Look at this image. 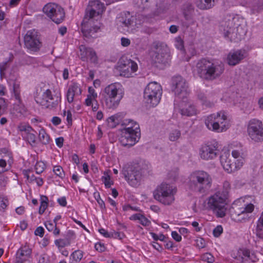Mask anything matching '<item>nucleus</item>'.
Returning <instances> with one entry per match:
<instances>
[{"instance_id": "obj_1", "label": "nucleus", "mask_w": 263, "mask_h": 263, "mask_svg": "<svg viewBox=\"0 0 263 263\" xmlns=\"http://www.w3.org/2000/svg\"><path fill=\"white\" fill-rule=\"evenodd\" d=\"M195 68L200 78L208 81L217 79L224 70V64L222 62H215L206 58L198 60Z\"/></svg>"}, {"instance_id": "obj_2", "label": "nucleus", "mask_w": 263, "mask_h": 263, "mask_svg": "<svg viewBox=\"0 0 263 263\" xmlns=\"http://www.w3.org/2000/svg\"><path fill=\"white\" fill-rule=\"evenodd\" d=\"M188 179L189 187L191 190L195 192L205 194L212 187V177L205 171H193L190 174Z\"/></svg>"}, {"instance_id": "obj_3", "label": "nucleus", "mask_w": 263, "mask_h": 263, "mask_svg": "<svg viewBox=\"0 0 263 263\" xmlns=\"http://www.w3.org/2000/svg\"><path fill=\"white\" fill-rule=\"evenodd\" d=\"M124 95V89L120 83L109 84L102 91L103 103L107 108L115 109L119 106Z\"/></svg>"}, {"instance_id": "obj_4", "label": "nucleus", "mask_w": 263, "mask_h": 263, "mask_svg": "<svg viewBox=\"0 0 263 263\" xmlns=\"http://www.w3.org/2000/svg\"><path fill=\"white\" fill-rule=\"evenodd\" d=\"M148 169V164L145 161H140L123 168V174L131 186L137 187L140 185L143 174Z\"/></svg>"}, {"instance_id": "obj_5", "label": "nucleus", "mask_w": 263, "mask_h": 263, "mask_svg": "<svg viewBox=\"0 0 263 263\" xmlns=\"http://www.w3.org/2000/svg\"><path fill=\"white\" fill-rule=\"evenodd\" d=\"M254 210L252 203H246L242 199L235 200L230 209L232 218L235 221L244 222L249 221V215Z\"/></svg>"}, {"instance_id": "obj_6", "label": "nucleus", "mask_w": 263, "mask_h": 263, "mask_svg": "<svg viewBox=\"0 0 263 263\" xmlns=\"http://www.w3.org/2000/svg\"><path fill=\"white\" fill-rule=\"evenodd\" d=\"M228 195V191L226 189L222 192H217L208 199L209 208L213 211L217 217H223L226 215L227 210L226 200Z\"/></svg>"}, {"instance_id": "obj_7", "label": "nucleus", "mask_w": 263, "mask_h": 263, "mask_svg": "<svg viewBox=\"0 0 263 263\" xmlns=\"http://www.w3.org/2000/svg\"><path fill=\"white\" fill-rule=\"evenodd\" d=\"M162 93V87L159 84L156 82L149 83L144 91V101L149 107H155L160 102Z\"/></svg>"}, {"instance_id": "obj_8", "label": "nucleus", "mask_w": 263, "mask_h": 263, "mask_svg": "<svg viewBox=\"0 0 263 263\" xmlns=\"http://www.w3.org/2000/svg\"><path fill=\"white\" fill-rule=\"evenodd\" d=\"M176 193L175 187L169 184L162 183L154 192V197L162 204L170 205L174 201V195Z\"/></svg>"}, {"instance_id": "obj_9", "label": "nucleus", "mask_w": 263, "mask_h": 263, "mask_svg": "<svg viewBox=\"0 0 263 263\" xmlns=\"http://www.w3.org/2000/svg\"><path fill=\"white\" fill-rule=\"evenodd\" d=\"M220 160L223 169L229 173L240 169L244 163V159L242 158L236 160L233 159L229 151L223 152Z\"/></svg>"}, {"instance_id": "obj_10", "label": "nucleus", "mask_w": 263, "mask_h": 263, "mask_svg": "<svg viewBox=\"0 0 263 263\" xmlns=\"http://www.w3.org/2000/svg\"><path fill=\"white\" fill-rule=\"evenodd\" d=\"M43 12L56 24L62 23L65 18L63 8L55 4H48L43 9Z\"/></svg>"}, {"instance_id": "obj_11", "label": "nucleus", "mask_w": 263, "mask_h": 263, "mask_svg": "<svg viewBox=\"0 0 263 263\" xmlns=\"http://www.w3.org/2000/svg\"><path fill=\"white\" fill-rule=\"evenodd\" d=\"M172 90L178 99L182 100L186 99L189 90L186 80L181 76L174 77L172 79Z\"/></svg>"}, {"instance_id": "obj_12", "label": "nucleus", "mask_w": 263, "mask_h": 263, "mask_svg": "<svg viewBox=\"0 0 263 263\" xmlns=\"http://www.w3.org/2000/svg\"><path fill=\"white\" fill-rule=\"evenodd\" d=\"M25 47L30 51H38L42 46L38 33L34 29L29 30L24 37Z\"/></svg>"}, {"instance_id": "obj_13", "label": "nucleus", "mask_w": 263, "mask_h": 263, "mask_svg": "<svg viewBox=\"0 0 263 263\" xmlns=\"http://www.w3.org/2000/svg\"><path fill=\"white\" fill-rule=\"evenodd\" d=\"M248 133L251 139L255 142L263 141V125L256 119L251 120L248 127Z\"/></svg>"}, {"instance_id": "obj_14", "label": "nucleus", "mask_w": 263, "mask_h": 263, "mask_svg": "<svg viewBox=\"0 0 263 263\" xmlns=\"http://www.w3.org/2000/svg\"><path fill=\"white\" fill-rule=\"evenodd\" d=\"M105 6L103 3L99 0H92L89 2L86 9V13L84 18L86 19H93L101 15L105 10Z\"/></svg>"}, {"instance_id": "obj_15", "label": "nucleus", "mask_w": 263, "mask_h": 263, "mask_svg": "<svg viewBox=\"0 0 263 263\" xmlns=\"http://www.w3.org/2000/svg\"><path fill=\"white\" fill-rule=\"evenodd\" d=\"M218 143L215 141L202 145L199 152L200 158L205 160L214 159L218 155Z\"/></svg>"}, {"instance_id": "obj_16", "label": "nucleus", "mask_w": 263, "mask_h": 263, "mask_svg": "<svg viewBox=\"0 0 263 263\" xmlns=\"http://www.w3.org/2000/svg\"><path fill=\"white\" fill-rule=\"evenodd\" d=\"M119 68L121 76L129 78L132 77L133 73L137 70L138 65L132 60L123 57L119 61Z\"/></svg>"}, {"instance_id": "obj_17", "label": "nucleus", "mask_w": 263, "mask_h": 263, "mask_svg": "<svg viewBox=\"0 0 263 263\" xmlns=\"http://www.w3.org/2000/svg\"><path fill=\"white\" fill-rule=\"evenodd\" d=\"M140 135V130H136L132 133L128 130H122L119 141L122 146L130 147L139 141Z\"/></svg>"}, {"instance_id": "obj_18", "label": "nucleus", "mask_w": 263, "mask_h": 263, "mask_svg": "<svg viewBox=\"0 0 263 263\" xmlns=\"http://www.w3.org/2000/svg\"><path fill=\"white\" fill-rule=\"evenodd\" d=\"M53 231L55 236L59 235L60 237L54 241V243L58 248H64L70 245L71 241L76 238L73 231Z\"/></svg>"}, {"instance_id": "obj_19", "label": "nucleus", "mask_w": 263, "mask_h": 263, "mask_svg": "<svg viewBox=\"0 0 263 263\" xmlns=\"http://www.w3.org/2000/svg\"><path fill=\"white\" fill-rule=\"evenodd\" d=\"M170 57L169 50L166 46L157 45L152 56V60L156 64L165 65L169 62Z\"/></svg>"}, {"instance_id": "obj_20", "label": "nucleus", "mask_w": 263, "mask_h": 263, "mask_svg": "<svg viewBox=\"0 0 263 263\" xmlns=\"http://www.w3.org/2000/svg\"><path fill=\"white\" fill-rule=\"evenodd\" d=\"M82 32L86 37H96V33L100 29V26L95 24L94 20L84 18L82 23Z\"/></svg>"}, {"instance_id": "obj_21", "label": "nucleus", "mask_w": 263, "mask_h": 263, "mask_svg": "<svg viewBox=\"0 0 263 263\" xmlns=\"http://www.w3.org/2000/svg\"><path fill=\"white\" fill-rule=\"evenodd\" d=\"M51 91L49 89H47L44 91L42 95H37L34 97L35 102L40 105L45 107L48 108H53L56 107L58 104V97L56 98L55 102H49V99L51 100Z\"/></svg>"}, {"instance_id": "obj_22", "label": "nucleus", "mask_w": 263, "mask_h": 263, "mask_svg": "<svg viewBox=\"0 0 263 263\" xmlns=\"http://www.w3.org/2000/svg\"><path fill=\"white\" fill-rule=\"evenodd\" d=\"M182 11L186 22L184 23V26L186 28L195 24L196 21L194 18V7L190 3L187 2L182 6Z\"/></svg>"}, {"instance_id": "obj_23", "label": "nucleus", "mask_w": 263, "mask_h": 263, "mask_svg": "<svg viewBox=\"0 0 263 263\" xmlns=\"http://www.w3.org/2000/svg\"><path fill=\"white\" fill-rule=\"evenodd\" d=\"M238 21L237 17L229 15L227 16L221 22L219 30L225 37L229 36V33H231L233 27H234L236 22H238Z\"/></svg>"}, {"instance_id": "obj_24", "label": "nucleus", "mask_w": 263, "mask_h": 263, "mask_svg": "<svg viewBox=\"0 0 263 263\" xmlns=\"http://www.w3.org/2000/svg\"><path fill=\"white\" fill-rule=\"evenodd\" d=\"M187 99L182 100V102L178 105L176 103L177 101L175 100V108L178 109L182 116H192L196 114V110L194 105L187 103Z\"/></svg>"}, {"instance_id": "obj_25", "label": "nucleus", "mask_w": 263, "mask_h": 263, "mask_svg": "<svg viewBox=\"0 0 263 263\" xmlns=\"http://www.w3.org/2000/svg\"><path fill=\"white\" fill-rule=\"evenodd\" d=\"M135 17L130 15L129 12L121 14L117 19V24L119 27L125 28L124 30L129 32V29L135 26Z\"/></svg>"}, {"instance_id": "obj_26", "label": "nucleus", "mask_w": 263, "mask_h": 263, "mask_svg": "<svg viewBox=\"0 0 263 263\" xmlns=\"http://www.w3.org/2000/svg\"><path fill=\"white\" fill-rule=\"evenodd\" d=\"M81 59L83 61H87L88 59L91 63H98V57L95 51L91 48L86 47L85 45L79 47Z\"/></svg>"}, {"instance_id": "obj_27", "label": "nucleus", "mask_w": 263, "mask_h": 263, "mask_svg": "<svg viewBox=\"0 0 263 263\" xmlns=\"http://www.w3.org/2000/svg\"><path fill=\"white\" fill-rule=\"evenodd\" d=\"M245 51L241 50L230 52L227 58L228 64L230 66H235L239 64L245 58Z\"/></svg>"}, {"instance_id": "obj_28", "label": "nucleus", "mask_w": 263, "mask_h": 263, "mask_svg": "<svg viewBox=\"0 0 263 263\" xmlns=\"http://www.w3.org/2000/svg\"><path fill=\"white\" fill-rule=\"evenodd\" d=\"M216 114H213L208 116L204 119V123L206 127L212 131L217 132L218 130V123L216 122Z\"/></svg>"}, {"instance_id": "obj_29", "label": "nucleus", "mask_w": 263, "mask_h": 263, "mask_svg": "<svg viewBox=\"0 0 263 263\" xmlns=\"http://www.w3.org/2000/svg\"><path fill=\"white\" fill-rule=\"evenodd\" d=\"M122 125L125 126L123 130H128L134 133L136 130H140L139 124L132 119H124L122 122Z\"/></svg>"}, {"instance_id": "obj_30", "label": "nucleus", "mask_w": 263, "mask_h": 263, "mask_svg": "<svg viewBox=\"0 0 263 263\" xmlns=\"http://www.w3.org/2000/svg\"><path fill=\"white\" fill-rule=\"evenodd\" d=\"M31 254V250L28 246H24L20 248L16 254V259L22 261H25Z\"/></svg>"}, {"instance_id": "obj_31", "label": "nucleus", "mask_w": 263, "mask_h": 263, "mask_svg": "<svg viewBox=\"0 0 263 263\" xmlns=\"http://www.w3.org/2000/svg\"><path fill=\"white\" fill-rule=\"evenodd\" d=\"M81 93V90L77 84H73L70 85L67 92V100L69 103H72L73 101L74 97L76 95H79Z\"/></svg>"}, {"instance_id": "obj_32", "label": "nucleus", "mask_w": 263, "mask_h": 263, "mask_svg": "<svg viewBox=\"0 0 263 263\" xmlns=\"http://www.w3.org/2000/svg\"><path fill=\"white\" fill-rule=\"evenodd\" d=\"M122 117L120 114H117L109 117L107 120V126L111 128L115 127L117 125L121 124L123 121Z\"/></svg>"}, {"instance_id": "obj_33", "label": "nucleus", "mask_w": 263, "mask_h": 263, "mask_svg": "<svg viewBox=\"0 0 263 263\" xmlns=\"http://www.w3.org/2000/svg\"><path fill=\"white\" fill-rule=\"evenodd\" d=\"M216 122L218 123V130L217 132H222L225 129V122L227 119V116L223 112L220 111L216 113Z\"/></svg>"}, {"instance_id": "obj_34", "label": "nucleus", "mask_w": 263, "mask_h": 263, "mask_svg": "<svg viewBox=\"0 0 263 263\" xmlns=\"http://www.w3.org/2000/svg\"><path fill=\"white\" fill-rule=\"evenodd\" d=\"M196 6L200 10H208L212 8L215 5V0H198L196 3Z\"/></svg>"}, {"instance_id": "obj_35", "label": "nucleus", "mask_w": 263, "mask_h": 263, "mask_svg": "<svg viewBox=\"0 0 263 263\" xmlns=\"http://www.w3.org/2000/svg\"><path fill=\"white\" fill-rule=\"evenodd\" d=\"M105 237L122 239L125 235L122 231H99Z\"/></svg>"}, {"instance_id": "obj_36", "label": "nucleus", "mask_w": 263, "mask_h": 263, "mask_svg": "<svg viewBox=\"0 0 263 263\" xmlns=\"http://www.w3.org/2000/svg\"><path fill=\"white\" fill-rule=\"evenodd\" d=\"M198 98L202 102V104L206 107H212L214 106V103L206 99V97L203 92H199L198 93Z\"/></svg>"}, {"instance_id": "obj_37", "label": "nucleus", "mask_w": 263, "mask_h": 263, "mask_svg": "<svg viewBox=\"0 0 263 263\" xmlns=\"http://www.w3.org/2000/svg\"><path fill=\"white\" fill-rule=\"evenodd\" d=\"M130 219L132 220H138L143 226H147L149 223V221L147 218L139 213L133 215Z\"/></svg>"}, {"instance_id": "obj_38", "label": "nucleus", "mask_w": 263, "mask_h": 263, "mask_svg": "<svg viewBox=\"0 0 263 263\" xmlns=\"http://www.w3.org/2000/svg\"><path fill=\"white\" fill-rule=\"evenodd\" d=\"M73 260L70 263H77L79 262L83 256V252L81 250H78L74 251L71 255Z\"/></svg>"}, {"instance_id": "obj_39", "label": "nucleus", "mask_w": 263, "mask_h": 263, "mask_svg": "<svg viewBox=\"0 0 263 263\" xmlns=\"http://www.w3.org/2000/svg\"><path fill=\"white\" fill-rule=\"evenodd\" d=\"M13 91L15 99L20 101V83L14 81L12 82Z\"/></svg>"}, {"instance_id": "obj_40", "label": "nucleus", "mask_w": 263, "mask_h": 263, "mask_svg": "<svg viewBox=\"0 0 263 263\" xmlns=\"http://www.w3.org/2000/svg\"><path fill=\"white\" fill-rule=\"evenodd\" d=\"M39 138L40 141L44 144H47L49 142V136L44 129H41L39 131Z\"/></svg>"}, {"instance_id": "obj_41", "label": "nucleus", "mask_w": 263, "mask_h": 263, "mask_svg": "<svg viewBox=\"0 0 263 263\" xmlns=\"http://www.w3.org/2000/svg\"><path fill=\"white\" fill-rule=\"evenodd\" d=\"M234 30H236L238 33V38H243L247 32L246 26L243 24H238L236 27H234Z\"/></svg>"}, {"instance_id": "obj_42", "label": "nucleus", "mask_w": 263, "mask_h": 263, "mask_svg": "<svg viewBox=\"0 0 263 263\" xmlns=\"http://www.w3.org/2000/svg\"><path fill=\"white\" fill-rule=\"evenodd\" d=\"M18 128L20 132H24V134L26 135L29 132H34L29 124L26 123L20 124L18 126Z\"/></svg>"}, {"instance_id": "obj_43", "label": "nucleus", "mask_w": 263, "mask_h": 263, "mask_svg": "<svg viewBox=\"0 0 263 263\" xmlns=\"http://www.w3.org/2000/svg\"><path fill=\"white\" fill-rule=\"evenodd\" d=\"M243 154V150L241 146L239 147L237 149H234L232 151V156L231 157L234 160L235 159H239L241 158L243 159L242 157Z\"/></svg>"}, {"instance_id": "obj_44", "label": "nucleus", "mask_w": 263, "mask_h": 263, "mask_svg": "<svg viewBox=\"0 0 263 263\" xmlns=\"http://www.w3.org/2000/svg\"><path fill=\"white\" fill-rule=\"evenodd\" d=\"M102 180L106 188L110 187L111 185L113 184V181L110 180V176L107 172H105L104 173V176H102Z\"/></svg>"}, {"instance_id": "obj_45", "label": "nucleus", "mask_w": 263, "mask_h": 263, "mask_svg": "<svg viewBox=\"0 0 263 263\" xmlns=\"http://www.w3.org/2000/svg\"><path fill=\"white\" fill-rule=\"evenodd\" d=\"M234 27H233L232 31H231V33H229V36H227L229 38L230 41L238 42L241 40L243 38H238V33L236 32V30H234Z\"/></svg>"}, {"instance_id": "obj_46", "label": "nucleus", "mask_w": 263, "mask_h": 263, "mask_svg": "<svg viewBox=\"0 0 263 263\" xmlns=\"http://www.w3.org/2000/svg\"><path fill=\"white\" fill-rule=\"evenodd\" d=\"M25 138L28 143L32 146L34 145L36 143V136L34 134L29 132L26 136Z\"/></svg>"}, {"instance_id": "obj_47", "label": "nucleus", "mask_w": 263, "mask_h": 263, "mask_svg": "<svg viewBox=\"0 0 263 263\" xmlns=\"http://www.w3.org/2000/svg\"><path fill=\"white\" fill-rule=\"evenodd\" d=\"M180 132L179 130L175 129L170 134L169 139L172 141H175L180 138Z\"/></svg>"}, {"instance_id": "obj_48", "label": "nucleus", "mask_w": 263, "mask_h": 263, "mask_svg": "<svg viewBox=\"0 0 263 263\" xmlns=\"http://www.w3.org/2000/svg\"><path fill=\"white\" fill-rule=\"evenodd\" d=\"M202 260L206 261L208 263H213L214 261V256L210 253L203 254L201 256Z\"/></svg>"}, {"instance_id": "obj_49", "label": "nucleus", "mask_w": 263, "mask_h": 263, "mask_svg": "<svg viewBox=\"0 0 263 263\" xmlns=\"http://www.w3.org/2000/svg\"><path fill=\"white\" fill-rule=\"evenodd\" d=\"M53 171L57 176L61 178H63L65 176L63 169L61 166H54L53 167Z\"/></svg>"}, {"instance_id": "obj_50", "label": "nucleus", "mask_w": 263, "mask_h": 263, "mask_svg": "<svg viewBox=\"0 0 263 263\" xmlns=\"http://www.w3.org/2000/svg\"><path fill=\"white\" fill-rule=\"evenodd\" d=\"M46 167L45 164L42 161L37 162L35 165V169L37 174L42 173Z\"/></svg>"}, {"instance_id": "obj_51", "label": "nucleus", "mask_w": 263, "mask_h": 263, "mask_svg": "<svg viewBox=\"0 0 263 263\" xmlns=\"http://www.w3.org/2000/svg\"><path fill=\"white\" fill-rule=\"evenodd\" d=\"M45 227L47 230H60L58 223H54L53 222L48 221L45 223Z\"/></svg>"}, {"instance_id": "obj_52", "label": "nucleus", "mask_w": 263, "mask_h": 263, "mask_svg": "<svg viewBox=\"0 0 263 263\" xmlns=\"http://www.w3.org/2000/svg\"><path fill=\"white\" fill-rule=\"evenodd\" d=\"M175 46L179 50H182L184 48L183 41L181 37H178L175 39Z\"/></svg>"}, {"instance_id": "obj_53", "label": "nucleus", "mask_w": 263, "mask_h": 263, "mask_svg": "<svg viewBox=\"0 0 263 263\" xmlns=\"http://www.w3.org/2000/svg\"><path fill=\"white\" fill-rule=\"evenodd\" d=\"M8 205V200L6 197L0 196V208L4 210Z\"/></svg>"}, {"instance_id": "obj_54", "label": "nucleus", "mask_w": 263, "mask_h": 263, "mask_svg": "<svg viewBox=\"0 0 263 263\" xmlns=\"http://www.w3.org/2000/svg\"><path fill=\"white\" fill-rule=\"evenodd\" d=\"M158 14H159L158 13H156V12H151V13L144 12L143 14H141V16H143L145 17V18H144V21H145L150 18H152L153 17H155V16L158 15Z\"/></svg>"}, {"instance_id": "obj_55", "label": "nucleus", "mask_w": 263, "mask_h": 263, "mask_svg": "<svg viewBox=\"0 0 263 263\" xmlns=\"http://www.w3.org/2000/svg\"><path fill=\"white\" fill-rule=\"evenodd\" d=\"M8 62L0 63V74L1 77L4 75V71L6 69L8 66Z\"/></svg>"}, {"instance_id": "obj_56", "label": "nucleus", "mask_w": 263, "mask_h": 263, "mask_svg": "<svg viewBox=\"0 0 263 263\" xmlns=\"http://www.w3.org/2000/svg\"><path fill=\"white\" fill-rule=\"evenodd\" d=\"M88 92L89 95L87 96V97L92 98L95 100L97 97V93L95 92V89L93 88L90 87L88 88Z\"/></svg>"}, {"instance_id": "obj_57", "label": "nucleus", "mask_w": 263, "mask_h": 263, "mask_svg": "<svg viewBox=\"0 0 263 263\" xmlns=\"http://www.w3.org/2000/svg\"><path fill=\"white\" fill-rule=\"evenodd\" d=\"M96 250L100 252H102L105 251V247L104 244L101 242H97L95 245Z\"/></svg>"}, {"instance_id": "obj_58", "label": "nucleus", "mask_w": 263, "mask_h": 263, "mask_svg": "<svg viewBox=\"0 0 263 263\" xmlns=\"http://www.w3.org/2000/svg\"><path fill=\"white\" fill-rule=\"evenodd\" d=\"M257 227L260 230H261L262 228H263V211L257 220Z\"/></svg>"}, {"instance_id": "obj_59", "label": "nucleus", "mask_w": 263, "mask_h": 263, "mask_svg": "<svg viewBox=\"0 0 263 263\" xmlns=\"http://www.w3.org/2000/svg\"><path fill=\"white\" fill-rule=\"evenodd\" d=\"M172 236L173 238V239H175L177 242H179L181 240V236L180 234H179L177 232V231H172Z\"/></svg>"}, {"instance_id": "obj_60", "label": "nucleus", "mask_w": 263, "mask_h": 263, "mask_svg": "<svg viewBox=\"0 0 263 263\" xmlns=\"http://www.w3.org/2000/svg\"><path fill=\"white\" fill-rule=\"evenodd\" d=\"M196 245L199 248H203L205 247V241L202 238H199L196 240Z\"/></svg>"}, {"instance_id": "obj_61", "label": "nucleus", "mask_w": 263, "mask_h": 263, "mask_svg": "<svg viewBox=\"0 0 263 263\" xmlns=\"http://www.w3.org/2000/svg\"><path fill=\"white\" fill-rule=\"evenodd\" d=\"M121 45L124 47H127L130 44V41L129 39L125 37H122L121 39Z\"/></svg>"}, {"instance_id": "obj_62", "label": "nucleus", "mask_w": 263, "mask_h": 263, "mask_svg": "<svg viewBox=\"0 0 263 263\" xmlns=\"http://www.w3.org/2000/svg\"><path fill=\"white\" fill-rule=\"evenodd\" d=\"M48 203H41L39 212L40 214H42L47 208Z\"/></svg>"}, {"instance_id": "obj_63", "label": "nucleus", "mask_w": 263, "mask_h": 263, "mask_svg": "<svg viewBox=\"0 0 263 263\" xmlns=\"http://www.w3.org/2000/svg\"><path fill=\"white\" fill-rule=\"evenodd\" d=\"M97 202L100 205L101 209H105V205L104 201L100 198V195L98 194V197H96Z\"/></svg>"}, {"instance_id": "obj_64", "label": "nucleus", "mask_w": 263, "mask_h": 263, "mask_svg": "<svg viewBox=\"0 0 263 263\" xmlns=\"http://www.w3.org/2000/svg\"><path fill=\"white\" fill-rule=\"evenodd\" d=\"M64 138L59 137L55 139V143L58 146L61 147L63 145Z\"/></svg>"}]
</instances>
